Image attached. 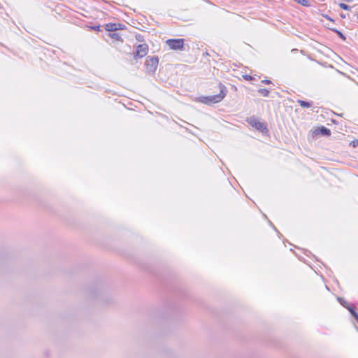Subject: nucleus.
<instances>
[{
	"mask_svg": "<svg viewBox=\"0 0 358 358\" xmlns=\"http://www.w3.org/2000/svg\"><path fill=\"white\" fill-rule=\"evenodd\" d=\"M218 89L220 92L217 94L202 96L200 98L201 102L208 105L220 102L226 96L228 91L226 86L222 83L218 85Z\"/></svg>",
	"mask_w": 358,
	"mask_h": 358,
	"instance_id": "f257e3e1",
	"label": "nucleus"
},
{
	"mask_svg": "<svg viewBox=\"0 0 358 358\" xmlns=\"http://www.w3.org/2000/svg\"><path fill=\"white\" fill-rule=\"evenodd\" d=\"M159 59L157 56L148 57L145 63L148 73L153 75L158 66Z\"/></svg>",
	"mask_w": 358,
	"mask_h": 358,
	"instance_id": "f03ea898",
	"label": "nucleus"
},
{
	"mask_svg": "<svg viewBox=\"0 0 358 358\" xmlns=\"http://www.w3.org/2000/svg\"><path fill=\"white\" fill-rule=\"evenodd\" d=\"M170 49L173 50H183L185 40L183 38H171L166 41Z\"/></svg>",
	"mask_w": 358,
	"mask_h": 358,
	"instance_id": "7ed1b4c3",
	"label": "nucleus"
},
{
	"mask_svg": "<svg viewBox=\"0 0 358 358\" xmlns=\"http://www.w3.org/2000/svg\"><path fill=\"white\" fill-rule=\"evenodd\" d=\"M247 122L257 130L264 132L268 131L267 127L264 122H259L255 117L252 116L247 119Z\"/></svg>",
	"mask_w": 358,
	"mask_h": 358,
	"instance_id": "20e7f679",
	"label": "nucleus"
},
{
	"mask_svg": "<svg viewBox=\"0 0 358 358\" xmlns=\"http://www.w3.org/2000/svg\"><path fill=\"white\" fill-rule=\"evenodd\" d=\"M148 52V45L145 43L139 44L136 47V51L134 52V58L137 59L143 58Z\"/></svg>",
	"mask_w": 358,
	"mask_h": 358,
	"instance_id": "39448f33",
	"label": "nucleus"
},
{
	"mask_svg": "<svg viewBox=\"0 0 358 358\" xmlns=\"http://www.w3.org/2000/svg\"><path fill=\"white\" fill-rule=\"evenodd\" d=\"M125 26L120 23H108L105 25V29L108 31H115L123 29Z\"/></svg>",
	"mask_w": 358,
	"mask_h": 358,
	"instance_id": "423d86ee",
	"label": "nucleus"
},
{
	"mask_svg": "<svg viewBox=\"0 0 358 358\" xmlns=\"http://www.w3.org/2000/svg\"><path fill=\"white\" fill-rule=\"evenodd\" d=\"M317 134H321L324 136H329L331 135V131L329 129L322 126L315 130Z\"/></svg>",
	"mask_w": 358,
	"mask_h": 358,
	"instance_id": "0eeeda50",
	"label": "nucleus"
},
{
	"mask_svg": "<svg viewBox=\"0 0 358 358\" xmlns=\"http://www.w3.org/2000/svg\"><path fill=\"white\" fill-rule=\"evenodd\" d=\"M297 103L302 108H310L313 106V101H303V100L299 99L297 101Z\"/></svg>",
	"mask_w": 358,
	"mask_h": 358,
	"instance_id": "6e6552de",
	"label": "nucleus"
},
{
	"mask_svg": "<svg viewBox=\"0 0 358 358\" xmlns=\"http://www.w3.org/2000/svg\"><path fill=\"white\" fill-rule=\"evenodd\" d=\"M346 308L350 311V313L352 314V315L355 318V320L358 322V313L355 311V310L350 307L349 305L346 306Z\"/></svg>",
	"mask_w": 358,
	"mask_h": 358,
	"instance_id": "1a4fd4ad",
	"label": "nucleus"
},
{
	"mask_svg": "<svg viewBox=\"0 0 358 358\" xmlns=\"http://www.w3.org/2000/svg\"><path fill=\"white\" fill-rule=\"evenodd\" d=\"M331 30L335 32L338 36L339 38H341L343 41H345L346 40V37L344 36V34L340 31L339 30L336 29H331Z\"/></svg>",
	"mask_w": 358,
	"mask_h": 358,
	"instance_id": "9d476101",
	"label": "nucleus"
},
{
	"mask_svg": "<svg viewBox=\"0 0 358 358\" xmlns=\"http://www.w3.org/2000/svg\"><path fill=\"white\" fill-rule=\"evenodd\" d=\"M258 92L264 96H268L269 94V91L267 89L264 88L259 89Z\"/></svg>",
	"mask_w": 358,
	"mask_h": 358,
	"instance_id": "9b49d317",
	"label": "nucleus"
},
{
	"mask_svg": "<svg viewBox=\"0 0 358 358\" xmlns=\"http://www.w3.org/2000/svg\"><path fill=\"white\" fill-rule=\"evenodd\" d=\"M339 7L345 10H350L351 7L344 3H341L338 4Z\"/></svg>",
	"mask_w": 358,
	"mask_h": 358,
	"instance_id": "f8f14e48",
	"label": "nucleus"
},
{
	"mask_svg": "<svg viewBox=\"0 0 358 358\" xmlns=\"http://www.w3.org/2000/svg\"><path fill=\"white\" fill-rule=\"evenodd\" d=\"M110 36L113 38V39H116L117 41H120L121 40V37L120 36L119 34L117 33H112V34H110Z\"/></svg>",
	"mask_w": 358,
	"mask_h": 358,
	"instance_id": "ddd939ff",
	"label": "nucleus"
},
{
	"mask_svg": "<svg viewBox=\"0 0 358 358\" xmlns=\"http://www.w3.org/2000/svg\"><path fill=\"white\" fill-rule=\"evenodd\" d=\"M350 145H352L353 148L357 147L358 146V140L355 139V140L351 141Z\"/></svg>",
	"mask_w": 358,
	"mask_h": 358,
	"instance_id": "4468645a",
	"label": "nucleus"
},
{
	"mask_svg": "<svg viewBox=\"0 0 358 358\" xmlns=\"http://www.w3.org/2000/svg\"><path fill=\"white\" fill-rule=\"evenodd\" d=\"M298 2L303 6H308L307 0H298Z\"/></svg>",
	"mask_w": 358,
	"mask_h": 358,
	"instance_id": "2eb2a0df",
	"label": "nucleus"
},
{
	"mask_svg": "<svg viewBox=\"0 0 358 358\" xmlns=\"http://www.w3.org/2000/svg\"><path fill=\"white\" fill-rule=\"evenodd\" d=\"M136 38L138 41H143V36L141 34L136 35Z\"/></svg>",
	"mask_w": 358,
	"mask_h": 358,
	"instance_id": "dca6fc26",
	"label": "nucleus"
},
{
	"mask_svg": "<svg viewBox=\"0 0 358 358\" xmlns=\"http://www.w3.org/2000/svg\"><path fill=\"white\" fill-rule=\"evenodd\" d=\"M243 78L247 80H250L252 79V77L250 76H248V75H245L243 76Z\"/></svg>",
	"mask_w": 358,
	"mask_h": 358,
	"instance_id": "f3484780",
	"label": "nucleus"
},
{
	"mask_svg": "<svg viewBox=\"0 0 358 358\" xmlns=\"http://www.w3.org/2000/svg\"><path fill=\"white\" fill-rule=\"evenodd\" d=\"M262 83H265V84H270V83H271V81L269 80H262Z\"/></svg>",
	"mask_w": 358,
	"mask_h": 358,
	"instance_id": "a211bd4d",
	"label": "nucleus"
},
{
	"mask_svg": "<svg viewBox=\"0 0 358 358\" xmlns=\"http://www.w3.org/2000/svg\"><path fill=\"white\" fill-rule=\"evenodd\" d=\"M325 17H326L327 19H328V20H331L329 16H327V15Z\"/></svg>",
	"mask_w": 358,
	"mask_h": 358,
	"instance_id": "6ab92c4d",
	"label": "nucleus"
},
{
	"mask_svg": "<svg viewBox=\"0 0 358 358\" xmlns=\"http://www.w3.org/2000/svg\"><path fill=\"white\" fill-rule=\"evenodd\" d=\"M93 29H99V27H93Z\"/></svg>",
	"mask_w": 358,
	"mask_h": 358,
	"instance_id": "aec40b11",
	"label": "nucleus"
},
{
	"mask_svg": "<svg viewBox=\"0 0 358 358\" xmlns=\"http://www.w3.org/2000/svg\"><path fill=\"white\" fill-rule=\"evenodd\" d=\"M343 306L346 308V303H344Z\"/></svg>",
	"mask_w": 358,
	"mask_h": 358,
	"instance_id": "412c9836",
	"label": "nucleus"
},
{
	"mask_svg": "<svg viewBox=\"0 0 358 358\" xmlns=\"http://www.w3.org/2000/svg\"><path fill=\"white\" fill-rule=\"evenodd\" d=\"M357 19H358V15H357Z\"/></svg>",
	"mask_w": 358,
	"mask_h": 358,
	"instance_id": "4be33fe9",
	"label": "nucleus"
}]
</instances>
